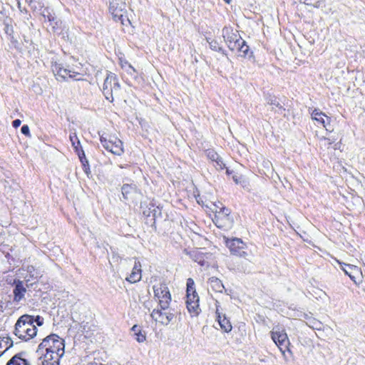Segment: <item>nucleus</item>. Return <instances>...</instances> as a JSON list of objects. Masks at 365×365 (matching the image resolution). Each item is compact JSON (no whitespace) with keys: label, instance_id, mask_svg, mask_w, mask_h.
I'll use <instances>...</instances> for the list:
<instances>
[{"label":"nucleus","instance_id":"41","mask_svg":"<svg viewBox=\"0 0 365 365\" xmlns=\"http://www.w3.org/2000/svg\"><path fill=\"white\" fill-rule=\"evenodd\" d=\"M21 121L19 119H16L12 122V125L14 128H16L20 126Z\"/></svg>","mask_w":365,"mask_h":365},{"label":"nucleus","instance_id":"39","mask_svg":"<svg viewBox=\"0 0 365 365\" xmlns=\"http://www.w3.org/2000/svg\"><path fill=\"white\" fill-rule=\"evenodd\" d=\"M151 212L153 213V217L154 218L157 217L158 215H160V210L158 209V207H156V208H153V210L151 211Z\"/></svg>","mask_w":365,"mask_h":365},{"label":"nucleus","instance_id":"46","mask_svg":"<svg viewBox=\"0 0 365 365\" xmlns=\"http://www.w3.org/2000/svg\"><path fill=\"white\" fill-rule=\"evenodd\" d=\"M9 339H6V341H4V339H0V349L2 348V344L6 343L8 341Z\"/></svg>","mask_w":365,"mask_h":365},{"label":"nucleus","instance_id":"34","mask_svg":"<svg viewBox=\"0 0 365 365\" xmlns=\"http://www.w3.org/2000/svg\"><path fill=\"white\" fill-rule=\"evenodd\" d=\"M43 318L38 315L36 317H34V324L36 323L39 327L43 324Z\"/></svg>","mask_w":365,"mask_h":365},{"label":"nucleus","instance_id":"17","mask_svg":"<svg viewBox=\"0 0 365 365\" xmlns=\"http://www.w3.org/2000/svg\"><path fill=\"white\" fill-rule=\"evenodd\" d=\"M25 353L20 352L12 356L6 365H31L30 361L24 357Z\"/></svg>","mask_w":365,"mask_h":365},{"label":"nucleus","instance_id":"19","mask_svg":"<svg viewBox=\"0 0 365 365\" xmlns=\"http://www.w3.org/2000/svg\"><path fill=\"white\" fill-rule=\"evenodd\" d=\"M344 267L343 265H341V269L344 272V273L348 275L351 280H353L354 282H356V277L355 274H359V270L356 266L351 265V264H344Z\"/></svg>","mask_w":365,"mask_h":365},{"label":"nucleus","instance_id":"22","mask_svg":"<svg viewBox=\"0 0 365 365\" xmlns=\"http://www.w3.org/2000/svg\"><path fill=\"white\" fill-rule=\"evenodd\" d=\"M209 283L212 290H214L216 292L222 293L223 289H225L221 280L215 277H212L211 278H210Z\"/></svg>","mask_w":365,"mask_h":365},{"label":"nucleus","instance_id":"44","mask_svg":"<svg viewBox=\"0 0 365 365\" xmlns=\"http://www.w3.org/2000/svg\"><path fill=\"white\" fill-rule=\"evenodd\" d=\"M312 6H314V7H315V8H319V7H320V6H321V3H320V1H317V2H315V3H313V2H312Z\"/></svg>","mask_w":365,"mask_h":365},{"label":"nucleus","instance_id":"4","mask_svg":"<svg viewBox=\"0 0 365 365\" xmlns=\"http://www.w3.org/2000/svg\"><path fill=\"white\" fill-rule=\"evenodd\" d=\"M155 297L158 299L160 307L166 310L169 308L171 302V294L169 289L165 284L153 286Z\"/></svg>","mask_w":365,"mask_h":365},{"label":"nucleus","instance_id":"48","mask_svg":"<svg viewBox=\"0 0 365 365\" xmlns=\"http://www.w3.org/2000/svg\"><path fill=\"white\" fill-rule=\"evenodd\" d=\"M227 4H230L231 0H224Z\"/></svg>","mask_w":365,"mask_h":365},{"label":"nucleus","instance_id":"25","mask_svg":"<svg viewBox=\"0 0 365 365\" xmlns=\"http://www.w3.org/2000/svg\"><path fill=\"white\" fill-rule=\"evenodd\" d=\"M187 309L192 317L197 316L201 311L199 305V301H194L192 303H187Z\"/></svg>","mask_w":365,"mask_h":365},{"label":"nucleus","instance_id":"28","mask_svg":"<svg viewBox=\"0 0 365 365\" xmlns=\"http://www.w3.org/2000/svg\"><path fill=\"white\" fill-rule=\"evenodd\" d=\"M34 11L40 9L43 6L42 0H25Z\"/></svg>","mask_w":365,"mask_h":365},{"label":"nucleus","instance_id":"35","mask_svg":"<svg viewBox=\"0 0 365 365\" xmlns=\"http://www.w3.org/2000/svg\"><path fill=\"white\" fill-rule=\"evenodd\" d=\"M122 68H125L127 72H130V70H132L133 71H135V68L127 61H125L124 63L121 64Z\"/></svg>","mask_w":365,"mask_h":365},{"label":"nucleus","instance_id":"20","mask_svg":"<svg viewBox=\"0 0 365 365\" xmlns=\"http://www.w3.org/2000/svg\"><path fill=\"white\" fill-rule=\"evenodd\" d=\"M236 46L235 50L240 52L242 56L250 57L252 56V53L250 52L249 46L247 45L246 41L242 38L241 39V42L238 43Z\"/></svg>","mask_w":365,"mask_h":365},{"label":"nucleus","instance_id":"14","mask_svg":"<svg viewBox=\"0 0 365 365\" xmlns=\"http://www.w3.org/2000/svg\"><path fill=\"white\" fill-rule=\"evenodd\" d=\"M216 317L221 329L227 333L230 332L232 328L231 323L225 314L220 312V306L217 304L216 305Z\"/></svg>","mask_w":365,"mask_h":365},{"label":"nucleus","instance_id":"15","mask_svg":"<svg viewBox=\"0 0 365 365\" xmlns=\"http://www.w3.org/2000/svg\"><path fill=\"white\" fill-rule=\"evenodd\" d=\"M141 264L138 260H135V263L131 273L126 277V280L130 283H135L139 282L142 277Z\"/></svg>","mask_w":365,"mask_h":365},{"label":"nucleus","instance_id":"36","mask_svg":"<svg viewBox=\"0 0 365 365\" xmlns=\"http://www.w3.org/2000/svg\"><path fill=\"white\" fill-rule=\"evenodd\" d=\"M47 14H45V11H43V16L45 20H48L50 22H52L54 21L55 18L53 15H51L48 11H46Z\"/></svg>","mask_w":365,"mask_h":365},{"label":"nucleus","instance_id":"51","mask_svg":"<svg viewBox=\"0 0 365 365\" xmlns=\"http://www.w3.org/2000/svg\"><path fill=\"white\" fill-rule=\"evenodd\" d=\"M4 351H0V356L3 354Z\"/></svg>","mask_w":365,"mask_h":365},{"label":"nucleus","instance_id":"13","mask_svg":"<svg viewBox=\"0 0 365 365\" xmlns=\"http://www.w3.org/2000/svg\"><path fill=\"white\" fill-rule=\"evenodd\" d=\"M186 292V306L187 305V303H192L194 301H200L199 296L195 291V282L191 278H189L187 280Z\"/></svg>","mask_w":365,"mask_h":365},{"label":"nucleus","instance_id":"5","mask_svg":"<svg viewBox=\"0 0 365 365\" xmlns=\"http://www.w3.org/2000/svg\"><path fill=\"white\" fill-rule=\"evenodd\" d=\"M100 141L106 150L114 155L120 156L124 153L123 142L117 138L112 137L107 139L103 135H101Z\"/></svg>","mask_w":365,"mask_h":365},{"label":"nucleus","instance_id":"26","mask_svg":"<svg viewBox=\"0 0 365 365\" xmlns=\"http://www.w3.org/2000/svg\"><path fill=\"white\" fill-rule=\"evenodd\" d=\"M206 41L209 43L210 48L215 51L220 52L225 54V50L220 46L217 41L206 37Z\"/></svg>","mask_w":365,"mask_h":365},{"label":"nucleus","instance_id":"2","mask_svg":"<svg viewBox=\"0 0 365 365\" xmlns=\"http://www.w3.org/2000/svg\"><path fill=\"white\" fill-rule=\"evenodd\" d=\"M14 334L19 339L29 341L37 334V328L34 324V316L24 314L21 316L14 326Z\"/></svg>","mask_w":365,"mask_h":365},{"label":"nucleus","instance_id":"37","mask_svg":"<svg viewBox=\"0 0 365 365\" xmlns=\"http://www.w3.org/2000/svg\"><path fill=\"white\" fill-rule=\"evenodd\" d=\"M21 132L26 136H30L29 127L27 125H24L21 128Z\"/></svg>","mask_w":365,"mask_h":365},{"label":"nucleus","instance_id":"30","mask_svg":"<svg viewBox=\"0 0 365 365\" xmlns=\"http://www.w3.org/2000/svg\"><path fill=\"white\" fill-rule=\"evenodd\" d=\"M219 209V211L216 210V213L217 214V215L215 216L216 217H219L220 215H222L225 218L229 217L230 214V210L228 208H227L225 206H222Z\"/></svg>","mask_w":365,"mask_h":365},{"label":"nucleus","instance_id":"50","mask_svg":"<svg viewBox=\"0 0 365 365\" xmlns=\"http://www.w3.org/2000/svg\"><path fill=\"white\" fill-rule=\"evenodd\" d=\"M143 214H144V215H148V216L150 215V213H148V214H147V213H146V212H143Z\"/></svg>","mask_w":365,"mask_h":365},{"label":"nucleus","instance_id":"32","mask_svg":"<svg viewBox=\"0 0 365 365\" xmlns=\"http://www.w3.org/2000/svg\"><path fill=\"white\" fill-rule=\"evenodd\" d=\"M79 158V160L81 162H85L86 163L87 158H86L85 153L83 150V148H80L76 152Z\"/></svg>","mask_w":365,"mask_h":365},{"label":"nucleus","instance_id":"52","mask_svg":"<svg viewBox=\"0 0 365 365\" xmlns=\"http://www.w3.org/2000/svg\"><path fill=\"white\" fill-rule=\"evenodd\" d=\"M9 346L6 347V349H5V350H4V351L7 350V349H9Z\"/></svg>","mask_w":365,"mask_h":365},{"label":"nucleus","instance_id":"16","mask_svg":"<svg viewBox=\"0 0 365 365\" xmlns=\"http://www.w3.org/2000/svg\"><path fill=\"white\" fill-rule=\"evenodd\" d=\"M109 12L115 21H121L123 18V9L119 7L116 0H109Z\"/></svg>","mask_w":365,"mask_h":365},{"label":"nucleus","instance_id":"49","mask_svg":"<svg viewBox=\"0 0 365 365\" xmlns=\"http://www.w3.org/2000/svg\"><path fill=\"white\" fill-rule=\"evenodd\" d=\"M227 173L228 175H230V174H231V173H232V172H230L228 169H227Z\"/></svg>","mask_w":365,"mask_h":365},{"label":"nucleus","instance_id":"45","mask_svg":"<svg viewBox=\"0 0 365 365\" xmlns=\"http://www.w3.org/2000/svg\"><path fill=\"white\" fill-rule=\"evenodd\" d=\"M34 270V267L33 266H29L27 267V272L31 273Z\"/></svg>","mask_w":365,"mask_h":365},{"label":"nucleus","instance_id":"29","mask_svg":"<svg viewBox=\"0 0 365 365\" xmlns=\"http://www.w3.org/2000/svg\"><path fill=\"white\" fill-rule=\"evenodd\" d=\"M266 101L269 105L274 106L279 108V109L284 110V109L280 105L279 102L277 100L275 96H269L267 97Z\"/></svg>","mask_w":365,"mask_h":365},{"label":"nucleus","instance_id":"7","mask_svg":"<svg viewBox=\"0 0 365 365\" xmlns=\"http://www.w3.org/2000/svg\"><path fill=\"white\" fill-rule=\"evenodd\" d=\"M222 36L227 43L228 48L231 51H235L236 45L241 42V36L237 31H234L232 28L225 27L222 29Z\"/></svg>","mask_w":365,"mask_h":365},{"label":"nucleus","instance_id":"24","mask_svg":"<svg viewBox=\"0 0 365 365\" xmlns=\"http://www.w3.org/2000/svg\"><path fill=\"white\" fill-rule=\"evenodd\" d=\"M131 331L133 332L135 339L138 342L141 343L145 341V334L142 331L141 327L137 324H135L131 328Z\"/></svg>","mask_w":365,"mask_h":365},{"label":"nucleus","instance_id":"38","mask_svg":"<svg viewBox=\"0 0 365 365\" xmlns=\"http://www.w3.org/2000/svg\"><path fill=\"white\" fill-rule=\"evenodd\" d=\"M4 31L5 33L9 36H11L13 34V28L8 24H5Z\"/></svg>","mask_w":365,"mask_h":365},{"label":"nucleus","instance_id":"42","mask_svg":"<svg viewBox=\"0 0 365 365\" xmlns=\"http://www.w3.org/2000/svg\"><path fill=\"white\" fill-rule=\"evenodd\" d=\"M232 180H234V182L236 183V184H239L241 181H240V177L237 175H232Z\"/></svg>","mask_w":365,"mask_h":365},{"label":"nucleus","instance_id":"11","mask_svg":"<svg viewBox=\"0 0 365 365\" xmlns=\"http://www.w3.org/2000/svg\"><path fill=\"white\" fill-rule=\"evenodd\" d=\"M312 118L321 123L326 130L331 132L333 129L330 125V118L318 109H314L311 113Z\"/></svg>","mask_w":365,"mask_h":365},{"label":"nucleus","instance_id":"8","mask_svg":"<svg viewBox=\"0 0 365 365\" xmlns=\"http://www.w3.org/2000/svg\"><path fill=\"white\" fill-rule=\"evenodd\" d=\"M152 319L163 325L169 324L175 317V314L171 312L169 308L166 310L155 309L150 314Z\"/></svg>","mask_w":365,"mask_h":365},{"label":"nucleus","instance_id":"43","mask_svg":"<svg viewBox=\"0 0 365 365\" xmlns=\"http://www.w3.org/2000/svg\"><path fill=\"white\" fill-rule=\"evenodd\" d=\"M312 0H300L301 3H303L304 4H307L308 6L312 5Z\"/></svg>","mask_w":365,"mask_h":365},{"label":"nucleus","instance_id":"9","mask_svg":"<svg viewBox=\"0 0 365 365\" xmlns=\"http://www.w3.org/2000/svg\"><path fill=\"white\" fill-rule=\"evenodd\" d=\"M9 284H11L14 287L13 302L14 303H19L22 299H24L25 294L27 291L28 284L17 279H14L13 282H9Z\"/></svg>","mask_w":365,"mask_h":365},{"label":"nucleus","instance_id":"31","mask_svg":"<svg viewBox=\"0 0 365 365\" xmlns=\"http://www.w3.org/2000/svg\"><path fill=\"white\" fill-rule=\"evenodd\" d=\"M44 359L43 357L38 356L37 365H57L54 364L53 361H50L47 360V361H44Z\"/></svg>","mask_w":365,"mask_h":365},{"label":"nucleus","instance_id":"21","mask_svg":"<svg viewBox=\"0 0 365 365\" xmlns=\"http://www.w3.org/2000/svg\"><path fill=\"white\" fill-rule=\"evenodd\" d=\"M190 255L192 260H194L201 266H204L206 264V257L205 256V254L201 250H197L192 251L190 253Z\"/></svg>","mask_w":365,"mask_h":365},{"label":"nucleus","instance_id":"27","mask_svg":"<svg viewBox=\"0 0 365 365\" xmlns=\"http://www.w3.org/2000/svg\"><path fill=\"white\" fill-rule=\"evenodd\" d=\"M69 138L75 152L82 148L81 142L75 132L70 134Z\"/></svg>","mask_w":365,"mask_h":365},{"label":"nucleus","instance_id":"23","mask_svg":"<svg viewBox=\"0 0 365 365\" xmlns=\"http://www.w3.org/2000/svg\"><path fill=\"white\" fill-rule=\"evenodd\" d=\"M136 190L137 187L135 184H124L121 187L122 195L125 199H128Z\"/></svg>","mask_w":365,"mask_h":365},{"label":"nucleus","instance_id":"6","mask_svg":"<svg viewBox=\"0 0 365 365\" xmlns=\"http://www.w3.org/2000/svg\"><path fill=\"white\" fill-rule=\"evenodd\" d=\"M225 244L231 254L245 259L248 256L247 252L245 251L247 245L241 239L237 237L227 238Z\"/></svg>","mask_w":365,"mask_h":365},{"label":"nucleus","instance_id":"18","mask_svg":"<svg viewBox=\"0 0 365 365\" xmlns=\"http://www.w3.org/2000/svg\"><path fill=\"white\" fill-rule=\"evenodd\" d=\"M205 154L208 159L216 163L220 169H223L225 167L222 158L214 150L208 149L205 151Z\"/></svg>","mask_w":365,"mask_h":365},{"label":"nucleus","instance_id":"3","mask_svg":"<svg viewBox=\"0 0 365 365\" xmlns=\"http://www.w3.org/2000/svg\"><path fill=\"white\" fill-rule=\"evenodd\" d=\"M120 88L118 78L115 73L108 72L103 85V93L106 98L112 102L113 91H119Z\"/></svg>","mask_w":365,"mask_h":365},{"label":"nucleus","instance_id":"40","mask_svg":"<svg viewBox=\"0 0 365 365\" xmlns=\"http://www.w3.org/2000/svg\"><path fill=\"white\" fill-rule=\"evenodd\" d=\"M17 6L21 12L26 13V14L28 12V11L26 8H22L21 4L19 0H17Z\"/></svg>","mask_w":365,"mask_h":365},{"label":"nucleus","instance_id":"10","mask_svg":"<svg viewBox=\"0 0 365 365\" xmlns=\"http://www.w3.org/2000/svg\"><path fill=\"white\" fill-rule=\"evenodd\" d=\"M52 69L56 76L63 80H66L67 78H75L77 81L81 80V78H77V76L81 75L79 73L64 68L61 64L56 63L53 66Z\"/></svg>","mask_w":365,"mask_h":365},{"label":"nucleus","instance_id":"47","mask_svg":"<svg viewBox=\"0 0 365 365\" xmlns=\"http://www.w3.org/2000/svg\"><path fill=\"white\" fill-rule=\"evenodd\" d=\"M324 140L327 141V145H330L332 143V142H331L330 140L328 138H324Z\"/></svg>","mask_w":365,"mask_h":365},{"label":"nucleus","instance_id":"12","mask_svg":"<svg viewBox=\"0 0 365 365\" xmlns=\"http://www.w3.org/2000/svg\"><path fill=\"white\" fill-rule=\"evenodd\" d=\"M272 338L279 349L284 353L283 347L287 348V344H289L287 334L284 331H272Z\"/></svg>","mask_w":365,"mask_h":365},{"label":"nucleus","instance_id":"33","mask_svg":"<svg viewBox=\"0 0 365 365\" xmlns=\"http://www.w3.org/2000/svg\"><path fill=\"white\" fill-rule=\"evenodd\" d=\"M81 163L82 164L83 169L84 172L86 173L87 175H88L91 173L88 160H86V163H85V162H81Z\"/></svg>","mask_w":365,"mask_h":365},{"label":"nucleus","instance_id":"1","mask_svg":"<svg viewBox=\"0 0 365 365\" xmlns=\"http://www.w3.org/2000/svg\"><path fill=\"white\" fill-rule=\"evenodd\" d=\"M64 340L57 334H52L44 338L38 346L36 354L38 356L43 357L44 361L47 360L58 364L59 359L64 354Z\"/></svg>","mask_w":365,"mask_h":365}]
</instances>
